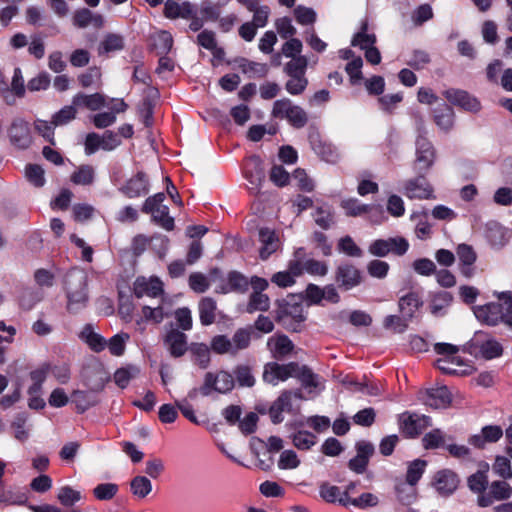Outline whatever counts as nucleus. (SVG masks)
<instances>
[{
	"mask_svg": "<svg viewBox=\"0 0 512 512\" xmlns=\"http://www.w3.org/2000/svg\"><path fill=\"white\" fill-rule=\"evenodd\" d=\"M67 309L76 313L88 303V276L85 271L72 269L65 276Z\"/></svg>",
	"mask_w": 512,
	"mask_h": 512,
	"instance_id": "1",
	"label": "nucleus"
},
{
	"mask_svg": "<svg viewBox=\"0 0 512 512\" xmlns=\"http://www.w3.org/2000/svg\"><path fill=\"white\" fill-rule=\"evenodd\" d=\"M271 116L276 119H285L297 129L304 127L308 122L306 111L302 107L293 104L288 98H282L273 103Z\"/></svg>",
	"mask_w": 512,
	"mask_h": 512,
	"instance_id": "2",
	"label": "nucleus"
},
{
	"mask_svg": "<svg viewBox=\"0 0 512 512\" xmlns=\"http://www.w3.org/2000/svg\"><path fill=\"white\" fill-rule=\"evenodd\" d=\"M235 386L234 376L226 370H214L205 373L200 394L210 396L213 392L226 394Z\"/></svg>",
	"mask_w": 512,
	"mask_h": 512,
	"instance_id": "3",
	"label": "nucleus"
},
{
	"mask_svg": "<svg viewBox=\"0 0 512 512\" xmlns=\"http://www.w3.org/2000/svg\"><path fill=\"white\" fill-rule=\"evenodd\" d=\"M164 193H157L148 197L142 207V212L150 214L152 220L167 231L174 228V219L169 216V209L163 204Z\"/></svg>",
	"mask_w": 512,
	"mask_h": 512,
	"instance_id": "4",
	"label": "nucleus"
},
{
	"mask_svg": "<svg viewBox=\"0 0 512 512\" xmlns=\"http://www.w3.org/2000/svg\"><path fill=\"white\" fill-rule=\"evenodd\" d=\"M334 279L340 289L348 291L364 281V274L354 264L342 263L335 269Z\"/></svg>",
	"mask_w": 512,
	"mask_h": 512,
	"instance_id": "5",
	"label": "nucleus"
},
{
	"mask_svg": "<svg viewBox=\"0 0 512 512\" xmlns=\"http://www.w3.org/2000/svg\"><path fill=\"white\" fill-rule=\"evenodd\" d=\"M298 363L290 362L288 364H278L276 362L267 363L264 366L263 381L273 386L281 381H285L296 374Z\"/></svg>",
	"mask_w": 512,
	"mask_h": 512,
	"instance_id": "6",
	"label": "nucleus"
},
{
	"mask_svg": "<svg viewBox=\"0 0 512 512\" xmlns=\"http://www.w3.org/2000/svg\"><path fill=\"white\" fill-rule=\"evenodd\" d=\"M408 247L407 240L402 237L379 239L370 244L369 253L378 257H384L390 252L403 255Z\"/></svg>",
	"mask_w": 512,
	"mask_h": 512,
	"instance_id": "7",
	"label": "nucleus"
},
{
	"mask_svg": "<svg viewBox=\"0 0 512 512\" xmlns=\"http://www.w3.org/2000/svg\"><path fill=\"white\" fill-rule=\"evenodd\" d=\"M8 137L14 147L27 149L32 144L29 123L22 118H15L8 128Z\"/></svg>",
	"mask_w": 512,
	"mask_h": 512,
	"instance_id": "8",
	"label": "nucleus"
},
{
	"mask_svg": "<svg viewBox=\"0 0 512 512\" xmlns=\"http://www.w3.org/2000/svg\"><path fill=\"white\" fill-rule=\"evenodd\" d=\"M82 377L85 386L96 393L101 392L110 379L108 372L101 364L86 366L82 371Z\"/></svg>",
	"mask_w": 512,
	"mask_h": 512,
	"instance_id": "9",
	"label": "nucleus"
},
{
	"mask_svg": "<svg viewBox=\"0 0 512 512\" xmlns=\"http://www.w3.org/2000/svg\"><path fill=\"white\" fill-rule=\"evenodd\" d=\"M163 343L173 358H180L189 350L187 335L177 328H171L166 332Z\"/></svg>",
	"mask_w": 512,
	"mask_h": 512,
	"instance_id": "10",
	"label": "nucleus"
},
{
	"mask_svg": "<svg viewBox=\"0 0 512 512\" xmlns=\"http://www.w3.org/2000/svg\"><path fill=\"white\" fill-rule=\"evenodd\" d=\"M512 494V487L505 481H493L487 488L486 493L479 495L478 504L487 507L494 501L508 499Z\"/></svg>",
	"mask_w": 512,
	"mask_h": 512,
	"instance_id": "11",
	"label": "nucleus"
},
{
	"mask_svg": "<svg viewBox=\"0 0 512 512\" xmlns=\"http://www.w3.org/2000/svg\"><path fill=\"white\" fill-rule=\"evenodd\" d=\"M431 425V419L424 415L404 413L400 417V426L408 437H416Z\"/></svg>",
	"mask_w": 512,
	"mask_h": 512,
	"instance_id": "12",
	"label": "nucleus"
},
{
	"mask_svg": "<svg viewBox=\"0 0 512 512\" xmlns=\"http://www.w3.org/2000/svg\"><path fill=\"white\" fill-rule=\"evenodd\" d=\"M403 193L409 199L434 198L432 186L422 175L415 179L407 180L404 183Z\"/></svg>",
	"mask_w": 512,
	"mask_h": 512,
	"instance_id": "13",
	"label": "nucleus"
},
{
	"mask_svg": "<svg viewBox=\"0 0 512 512\" xmlns=\"http://www.w3.org/2000/svg\"><path fill=\"white\" fill-rule=\"evenodd\" d=\"M444 96L449 102L468 112L477 113L481 110L480 101L464 90L449 89L444 92Z\"/></svg>",
	"mask_w": 512,
	"mask_h": 512,
	"instance_id": "14",
	"label": "nucleus"
},
{
	"mask_svg": "<svg viewBox=\"0 0 512 512\" xmlns=\"http://www.w3.org/2000/svg\"><path fill=\"white\" fill-rule=\"evenodd\" d=\"M435 150L432 144L424 137H419L416 142V170L427 171L434 163Z\"/></svg>",
	"mask_w": 512,
	"mask_h": 512,
	"instance_id": "15",
	"label": "nucleus"
},
{
	"mask_svg": "<svg viewBox=\"0 0 512 512\" xmlns=\"http://www.w3.org/2000/svg\"><path fill=\"white\" fill-rule=\"evenodd\" d=\"M456 254L459 259V270L465 278H472L475 274L474 263L477 260V254L473 247L467 244H459L456 248Z\"/></svg>",
	"mask_w": 512,
	"mask_h": 512,
	"instance_id": "16",
	"label": "nucleus"
},
{
	"mask_svg": "<svg viewBox=\"0 0 512 512\" xmlns=\"http://www.w3.org/2000/svg\"><path fill=\"white\" fill-rule=\"evenodd\" d=\"M133 291L137 298L157 297L163 292V284L158 278L138 277L134 282Z\"/></svg>",
	"mask_w": 512,
	"mask_h": 512,
	"instance_id": "17",
	"label": "nucleus"
},
{
	"mask_svg": "<svg viewBox=\"0 0 512 512\" xmlns=\"http://www.w3.org/2000/svg\"><path fill=\"white\" fill-rule=\"evenodd\" d=\"M476 318L487 325H497L502 321V305L499 303H488L473 307Z\"/></svg>",
	"mask_w": 512,
	"mask_h": 512,
	"instance_id": "18",
	"label": "nucleus"
},
{
	"mask_svg": "<svg viewBox=\"0 0 512 512\" xmlns=\"http://www.w3.org/2000/svg\"><path fill=\"white\" fill-rule=\"evenodd\" d=\"M356 450V456L349 461V468L356 473H363L374 453V446L367 441H360L356 444Z\"/></svg>",
	"mask_w": 512,
	"mask_h": 512,
	"instance_id": "19",
	"label": "nucleus"
},
{
	"mask_svg": "<svg viewBox=\"0 0 512 512\" xmlns=\"http://www.w3.org/2000/svg\"><path fill=\"white\" fill-rule=\"evenodd\" d=\"M436 366L443 373L450 375L464 376L474 372V368L464 364L460 357L440 358L436 361Z\"/></svg>",
	"mask_w": 512,
	"mask_h": 512,
	"instance_id": "20",
	"label": "nucleus"
},
{
	"mask_svg": "<svg viewBox=\"0 0 512 512\" xmlns=\"http://www.w3.org/2000/svg\"><path fill=\"white\" fill-rule=\"evenodd\" d=\"M292 397L301 399L302 395L300 391H284L281 395L273 402L270 407V416L274 423H280L283 420L282 413L284 411L291 410Z\"/></svg>",
	"mask_w": 512,
	"mask_h": 512,
	"instance_id": "21",
	"label": "nucleus"
},
{
	"mask_svg": "<svg viewBox=\"0 0 512 512\" xmlns=\"http://www.w3.org/2000/svg\"><path fill=\"white\" fill-rule=\"evenodd\" d=\"M503 436V430L498 425H488L479 434L469 438V443L476 448H484L487 443H495Z\"/></svg>",
	"mask_w": 512,
	"mask_h": 512,
	"instance_id": "22",
	"label": "nucleus"
},
{
	"mask_svg": "<svg viewBox=\"0 0 512 512\" xmlns=\"http://www.w3.org/2000/svg\"><path fill=\"white\" fill-rule=\"evenodd\" d=\"M221 276V272L218 268H214L210 271L209 277L200 272H194L190 274L188 283L189 287L196 293H204L210 287V282L218 280Z\"/></svg>",
	"mask_w": 512,
	"mask_h": 512,
	"instance_id": "23",
	"label": "nucleus"
},
{
	"mask_svg": "<svg viewBox=\"0 0 512 512\" xmlns=\"http://www.w3.org/2000/svg\"><path fill=\"white\" fill-rule=\"evenodd\" d=\"M267 347L273 358L282 359L292 352L294 345L286 335H274L268 339Z\"/></svg>",
	"mask_w": 512,
	"mask_h": 512,
	"instance_id": "24",
	"label": "nucleus"
},
{
	"mask_svg": "<svg viewBox=\"0 0 512 512\" xmlns=\"http://www.w3.org/2000/svg\"><path fill=\"white\" fill-rule=\"evenodd\" d=\"M148 190V179L142 172H138L135 176L130 178L121 188V191L129 198L139 197L142 194H146Z\"/></svg>",
	"mask_w": 512,
	"mask_h": 512,
	"instance_id": "25",
	"label": "nucleus"
},
{
	"mask_svg": "<svg viewBox=\"0 0 512 512\" xmlns=\"http://www.w3.org/2000/svg\"><path fill=\"white\" fill-rule=\"evenodd\" d=\"M259 241L261 243L260 257L263 260H266L280 247V241L276 233L269 228H261L259 230Z\"/></svg>",
	"mask_w": 512,
	"mask_h": 512,
	"instance_id": "26",
	"label": "nucleus"
},
{
	"mask_svg": "<svg viewBox=\"0 0 512 512\" xmlns=\"http://www.w3.org/2000/svg\"><path fill=\"white\" fill-rule=\"evenodd\" d=\"M73 24L79 28L93 26L101 28L104 25V18L101 14L93 13L87 8H81L75 11L73 15Z\"/></svg>",
	"mask_w": 512,
	"mask_h": 512,
	"instance_id": "27",
	"label": "nucleus"
},
{
	"mask_svg": "<svg viewBox=\"0 0 512 512\" xmlns=\"http://www.w3.org/2000/svg\"><path fill=\"white\" fill-rule=\"evenodd\" d=\"M436 490L443 494L449 495L456 490L458 479L455 473L449 470L439 471L434 478Z\"/></svg>",
	"mask_w": 512,
	"mask_h": 512,
	"instance_id": "28",
	"label": "nucleus"
},
{
	"mask_svg": "<svg viewBox=\"0 0 512 512\" xmlns=\"http://www.w3.org/2000/svg\"><path fill=\"white\" fill-rule=\"evenodd\" d=\"M164 15L169 19H188L193 16V6L189 2L178 3L167 0L164 5Z\"/></svg>",
	"mask_w": 512,
	"mask_h": 512,
	"instance_id": "29",
	"label": "nucleus"
},
{
	"mask_svg": "<svg viewBox=\"0 0 512 512\" xmlns=\"http://www.w3.org/2000/svg\"><path fill=\"white\" fill-rule=\"evenodd\" d=\"M436 125L443 131L448 132L454 124V111L445 102L439 104L433 111Z\"/></svg>",
	"mask_w": 512,
	"mask_h": 512,
	"instance_id": "30",
	"label": "nucleus"
},
{
	"mask_svg": "<svg viewBox=\"0 0 512 512\" xmlns=\"http://www.w3.org/2000/svg\"><path fill=\"white\" fill-rule=\"evenodd\" d=\"M199 319L202 325L213 324L217 316V303L211 297H203L198 303Z\"/></svg>",
	"mask_w": 512,
	"mask_h": 512,
	"instance_id": "31",
	"label": "nucleus"
},
{
	"mask_svg": "<svg viewBox=\"0 0 512 512\" xmlns=\"http://www.w3.org/2000/svg\"><path fill=\"white\" fill-rule=\"evenodd\" d=\"M425 403L433 408L446 407L451 401V395L446 386L426 390Z\"/></svg>",
	"mask_w": 512,
	"mask_h": 512,
	"instance_id": "32",
	"label": "nucleus"
},
{
	"mask_svg": "<svg viewBox=\"0 0 512 512\" xmlns=\"http://www.w3.org/2000/svg\"><path fill=\"white\" fill-rule=\"evenodd\" d=\"M248 286V280L239 272L232 271L227 276V283L216 288L217 293L226 294L231 291H244Z\"/></svg>",
	"mask_w": 512,
	"mask_h": 512,
	"instance_id": "33",
	"label": "nucleus"
},
{
	"mask_svg": "<svg viewBox=\"0 0 512 512\" xmlns=\"http://www.w3.org/2000/svg\"><path fill=\"white\" fill-rule=\"evenodd\" d=\"M210 349L205 343H191L189 345V352L192 357V361L198 365L201 369H206L211 361Z\"/></svg>",
	"mask_w": 512,
	"mask_h": 512,
	"instance_id": "34",
	"label": "nucleus"
},
{
	"mask_svg": "<svg viewBox=\"0 0 512 512\" xmlns=\"http://www.w3.org/2000/svg\"><path fill=\"white\" fill-rule=\"evenodd\" d=\"M170 314L169 306L164 299H162L157 307H142L143 319L145 321H152L155 324H160L165 318L169 317Z\"/></svg>",
	"mask_w": 512,
	"mask_h": 512,
	"instance_id": "35",
	"label": "nucleus"
},
{
	"mask_svg": "<svg viewBox=\"0 0 512 512\" xmlns=\"http://www.w3.org/2000/svg\"><path fill=\"white\" fill-rule=\"evenodd\" d=\"M378 503V497L372 493H363L357 498H351L348 492H344V497L340 499V504L345 507L352 505L358 508H368L375 507Z\"/></svg>",
	"mask_w": 512,
	"mask_h": 512,
	"instance_id": "36",
	"label": "nucleus"
},
{
	"mask_svg": "<svg viewBox=\"0 0 512 512\" xmlns=\"http://www.w3.org/2000/svg\"><path fill=\"white\" fill-rule=\"evenodd\" d=\"M486 236L493 247L501 248L507 243V233L497 222L487 224Z\"/></svg>",
	"mask_w": 512,
	"mask_h": 512,
	"instance_id": "37",
	"label": "nucleus"
},
{
	"mask_svg": "<svg viewBox=\"0 0 512 512\" xmlns=\"http://www.w3.org/2000/svg\"><path fill=\"white\" fill-rule=\"evenodd\" d=\"M80 337L95 352H101L106 348V340L96 332L91 325H86L80 333Z\"/></svg>",
	"mask_w": 512,
	"mask_h": 512,
	"instance_id": "38",
	"label": "nucleus"
},
{
	"mask_svg": "<svg viewBox=\"0 0 512 512\" xmlns=\"http://www.w3.org/2000/svg\"><path fill=\"white\" fill-rule=\"evenodd\" d=\"M421 305L420 297L414 292L408 293L399 300V309L407 319H411Z\"/></svg>",
	"mask_w": 512,
	"mask_h": 512,
	"instance_id": "39",
	"label": "nucleus"
},
{
	"mask_svg": "<svg viewBox=\"0 0 512 512\" xmlns=\"http://www.w3.org/2000/svg\"><path fill=\"white\" fill-rule=\"evenodd\" d=\"M140 373V369L135 365H127L117 369L114 373L113 380L115 384L124 389L129 385V382L136 378Z\"/></svg>",
	"mask_w": 512,
	"mask_h": 512,
	"instance_id": "40",
	"label": "nucleus"
},
{
	"mask_svg": "<svg viewBox=\"0 0 512 512\" xmlns=\"http://www.w3.org/2000/svg\"><path fill=\"white\" fill-rule=\"evenodd\" d=\"M376 36L373 33H368V24L362 23L360 31L354 35L351 44L355 47H360L362 50L374 46Z\"/></svg>",
	"mask_w": 512,
	"mask_h": 512,
	"instance_id": "41",
	"label": "nucleus"
},
{
	"mask_svg": "<svg viewBox=\"0 0 512 512\" xmlns=\"http://www.w3.org/2000/svg\"><path fill=\"white\" fill-rule=\"evenodd\" d=\"M95 170L91 165H82L71 175V181L76 185H91L94 181Z\"/></svg>",
	"mask_w": 512,
	"mask_h": 512,
	"instance_id": "42",
	"label": "nucleus"
},
{
	"mask_svg": "<svg viewBox=\"0 0 512 512\" xmlns=\"http://www.w3.org/2000/svg\"><path fill=\"white\" fill-rule=\"evenodd\" d=\"M314 151L328 163H335L339 159L337 149L330 143L318 141L313 143Z\"/></svg>",
	"mask_w": 512,
	"mask_h": 512,
	"instance_id": "43",
	"label": "nucleus"
},
{
	"mask_svg": "<svg viewBox=\"0 0 512 512\" xmlns=\"http://www.w3.org/2000/svg\"><path fill=\"white\" fill-rule=\"evenodd\" d=\"M124 48V39L118 34H107L99 45V53H110L122 50Z\"/></svg>",
	"mask_w": 512,
	"mask_h": 512,
	"instance_id": "44",
	"label": "nucleus"
},
{
	"mask_svg": "<svg viewBox=\"0 0 512 512\" xmlns=\"http://www.w3.org/2000/svg\"><path fill=\"white\" fill-rule=\"evenodd\" d=\"M482 357L485 359H493L499 357L502 354V346L495 339H487L481 343L475 344Z\"/></svg>",
	"mask_w": 512,
	"mask_h": 512,
	"instance_id": "45",
	"label": "nucleus"
},
{
	"mask_svg": "<svg viewBox=\"0 0 512 512\" xmlns=\"http://www.w3.org/2000/svg\"><path fill=\"white\" fill-rule=\"evenodd\" d=\"M251 341V333L248 329H238L233 337L230 339V343L233 349V356L237 355L239 351L249 347Z\"/></svg>",
	"mask_w": 512,
	"mask_h": 512,
	"instance_id": "46",
	"label": "nucleus"
},
{
	"mask_svg": "<svg viewBox=\"0 0 512 512\" xmlns=\"http://www.w3.org/2000/svg\"><path fill=\"white\" fill-rule=\"evenodd\" d=\"M293 445L299 450H309L317 442V437L305 430H300L292 435Z\"/></svg>",
	"mask_w": 512,
	"mask_h": 512,
	"instance_id": "47",
	"label": "nucleus"
},
{
	"mask_svg": "<svg viewBox=\"0 0 512 512\" xmlns=\"http://www.w3.org/2000/svg\"><path fill=\"white\" fill-rule=\"evenodd\" d=\"M153 45L157 54L166 55L173 46L172 35L167 31H159L153 36Z\"/></svg>",
	"mask_w": 512,
	"mask_h": 512,
	"instance_id": "48",
	"label": "nucleus"
},
{
	"mask_svg": "<svg viewBox=\"0 0 512 512\" xmlns=\"http://www.w3.org/2000/svg\"><path fill=\"white\" fill-rule=\"evenodd\" d=\"M453 301V296L450 292L440 291L433 295L430 304V311L433 315L438 316L440 312L448 307Z\"/></svg>",
	"mask_w": 512,
	"mask_h": 512,
	"instance_id": "49",
	"label": "nucleus"
},
{
	"mask_svg": "<svg viewBox=\"0 0 512 512\" xmlns=\"http://www.w3.org/2000/svg\"><path fill=\"white\" fill-rule=\"evenodd\" d=\"M270 307V299L266 294L259 291H254L250 295L247 304V312L253 313L255 311H267Z\"/></svg>",
	"mask_w": 512,
	"mask_h": 512,
	"instance_id": "50",
	"label": "nucleus"
},
{
	"mask_svg": "<svg viewBox=\"0 0 512 512\" xmlns=\"http://www.w3.org/2000/svg\"><path fill=\"white\" fill-rule=\"evenodd\" d=\"M131 492L138 498H145L152 490L151 481L145 476H136L130 482Z\"/></svg>",
	"mask_w": 512,
	"mask_h": 512,
	"instance_id": "51",
	"label": "nucleus"
},
{
	"mask_svg": "<svg viewBox=\"0 0 512 512\" xmlns=\"http://www.w3.org/2000/svg\"><path fill=\"white\" fill-rule=\"evenodd\" d=\"M308 61L304 56L293 57L286 63L284 72L289 76H304L307 69Z\"/></svg>",
	"mask_w": 512,
	"mask_h": 512,
	"instance_id": "52",
	"label": "nucleus"
},
{
	"mask_svg": "<svg viewBox=\"0 0 512 512\" xmlns=\"http://www.w3.org/2000/svg\"><path fill=\"white\" fill-rule=\"evenodd\" d=\"M130 339L129 334L127 333H119L114 335L106 341V347H108L110 353L114 356H121L125 352L126 343Z\"/></svg>",
	"mask_w": 512,
	"mask_h": 512,
	"instance_id": "53",
	"label": "nucleus"
},
{
	"mask_svg": "<svg viewBox=\"0 0 512 512\" xmlns=\"http://www.w3.org/2000/svg\"><path fill=\"white\" fill-rule=\"evenodd\" d=\"M198 44L203 48L208 49L217 57H222L224 52L222 49L217 48L215 34L212 31L204 30L197 36Z\"/></svg>",
	"mask_w": 512,
	"mask_h": 512,
	"instance_id": "54",
	"label": "nucleus"
},
{
	"mask_svg": "<svg viewBox=\"0 0 512 512\" xmlns=\"http://www.w3.org/2000/svg\"><path fill=\"white\" fill-rule=\"evenodd\" d=\"M293 377L298 378L302 385L307 388H318L320 385L319 377L314 374L307 366H300Z\"/></svg>",
	"mask_w": 512,
	"mask_h": 512,
	"instance_id": "55",
	"label": "nucleus"
},
{
	"mask_svg": "<svg viewBox=\"0 0 512 512\" xmlns=\"http://www.w3.org/2000/svg\"><path fill=\"white\" fill-rule=\"evenodd\" d=\"M57 499L64 506H73L82 499V494L70 486H64L59 489Z\"/></svg>",
	"mask_w": 512,
	"mask_h": 512,
	"instance_id": "56",
	"label": "nucleus"
},
{
	"mask_svg": "<svg viewBox=\"0 0 512 512\" xmlns=\"http://www.w3.org/2000/svg\"><path fill=\"white\" fill-rule=\"evenodd\" d=\"M294 17L300 25H312L317 20V14L314 9L299 5L293 10Z\"/></svg>",
	"mask_w": 512,
	"mask_h": 512,
	"instance_id": "57",
	"label": "nucleus"
},
{
	"mask_svg": "<svg viewBox=\"0 0 512 512\" xmlns=\"http://www.w3.org/2000/svg\"><path fill=\"white\" fill-rule=\"evenodd\" d=\"M337 248L340 252L349 257H361L363 251L356 245L350 236H345L339 239Z\"/></svg>",
	"mask_w": 512,
	"mask_h": 512,
	"instance_id": "58",
	"label": "nucleus"
},
{
	"mask_svg": "<svg viewBox=\"0 0 512 512\" xmlns=\"http://www.w3.org/2000/svg\"><path fill=\"white\" fill-rule=\"evenodd\" d=\"M118 492V485L115 483H102L93 489V495L100 501H108L114 498Z\"/></svg>",
	"mask_w": 512,
	"mask_h": 512,
	"instance_id": "59",
	"label": "nucleus"
},
{
	"mask_svg": "<svg viewBox=\"0 0 512 512\" xmlns=\"http://www.w3.org/2000/svg\"><path fill=\"white\" fill-rule=\"evenodd\" d=\"M211 350L216 354H229L233 355V349L230 343V338L226 335H216L211 339Z\"/></svg>",
	"mask_w": 512,
	"mask_h": 512,
	"instance_id": "60",
	"label": "nucleus"
},
{
	"mask_svg": "<svg viewBox=\"0 0 512 512\" xmlns=\"http://www.w3.org/2000/svg\"><path fill=\"white\" fill-rule=\"evenodd\" d=\"M73 401L75 402L77 409L80 412H84L89 407L97 404L95 397H92L89 393L81 390H75L72 394Z\"/></svg>",
	"mask_w": 512,
	"mask_h": 512,
	"instance_id": "61",
	"label": "nucleus"
},
{
	"mask_svg": "<svg viewBox=\"0 0 512 512\" xmlns=\"http://www.w3.org/2000/svg\"><path fill=\"white\" fill-rule=\"evenodd\" d=\"M234 374L240 386L252 387L255 384V378L252 375L251 368L247 365H238L234 369Z\"/></svg>",
	"mask_w": 512,
	"mask_h": 512,
	"instance_id": "62",
	"label": "nucleus"
},
{
	"mask_svg": "<svg viewBox=\"0 0 512 512\" xmlns=\"http://www.w3.org/2000/svg\"><path fill=\"white\" fill-rule=\"evenodd\" d=\"M77 109L72 106H65L52 117L54 126H61L69 123L76 118Z\"/></svg>",
	"mask_w": 512,
	"mask_h": 512,
	"instance_id": "63",
	"label": "nucleus"
},
{
	"mask_svg": "<svg viewBox=\"0 0 512 512\" xmlns=\"http://www.w3.org/2000/svg\"><path fill=\"white\" fill-rule=\"evenodd\" d=\"M499 299L502 301V322L512 327V295L510 293L503 292L499 295Z\"/></svg>",
	"mask_w": 512,
	"mask_h": 512,
	"instance_id": "64",
	"label": "nucleus"
}]
</instances>
